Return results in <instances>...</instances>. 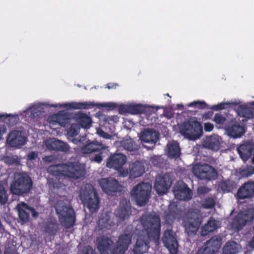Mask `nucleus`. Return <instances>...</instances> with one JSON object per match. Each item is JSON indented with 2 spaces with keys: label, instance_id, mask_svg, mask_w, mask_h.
<instances>
[{
  "label": "nucleus",
  "instance_id": "f257e3e1",
  "mask_svg": "<svg viewBox=\"0 0 254 254\" xmlns=\"http://www.w3.org/2000/svg\"><path fill=\"white\" fill-rule=\"evenodd\" d=\"M62 167L59 170L57 167L51 166L48 172L53 176L48 180V184L52 190L64 189L67 185V179L72 181L83 178L86 174V170L80 163L68 162L59 164Z\"/></svg>",
  "mask_w": 254,
  "mask_h": 254
},
{
  "label": "nucleus",
  "instance_id": "f03ea898",
  "mask_svg": "<svg viewBox=\"0 0 254 254\" xmlns=\"http://www.w3.org/2000/svg\"><path fill=\"white\" fill-rule=\"evenodd\" d=\"M143 229L137 237L133 249L134 254H143L149 248V240H155L160 236L161 224L159 217L155 214L143 215L141 218Z\"/></svg>",
  "mask_w": 254,
  "mask_h": 254
},
{
  "label": "nucleus",
  "instance_id": "7ed1b4c3",
  "mask_svg": "<svg viewBox=\"0 0 254 254\" xmlns=\"http://www.w3.org/2000/svg\"><path fill=\"white\" fill-rule=\"evenodd\" d=\"M79 197L90 212L94 213L99 209V197L96 190L91 185L86 184L80 188Z\"/></svg>",
  "mask_w": 254,
  "mask_h": 254
},
{
  "label": "nucleus",
  "instance_id": "20e7f679",
  "mask_svg": "<svg viewBox=\"0 0 254 254\" xmlns=\"http://www.w3.org/2000/svg\"><path fill=\"white\" fill-rule=\"evenodd\" d=\"M55 208L60 223L63 227L69 229L74 225L76 218L73 208L67 206L65 202L62 200H57Z\"/></svg>",
  "mask_w": 254,
  "mask_h": 254
},
{
  "label": "nucleus",
  "instance_id": "39448f33",
  "mask_svg": "<svg viewBox=\"0 0 254 254\" xmlns=\"http://www.w3.org/2000/svg\"><path fill=\"white\" fill-rule=\"evenodd\" d=\"M33 183L31 178L25 174H18L16 176L10 187L12 194L22 195L29 192L32 188Z\"/></svg>",
  "mask_w": 254,
  "mask_h": 254
},
{
  "label": "nucleus",
  "instance_id": "423d86ee",
  "mask_svg": "<svg viewBox=\"0 0 254 254\" xmlns=\"http://www.w3.org/2000/svg\"><path fill=\"white\" fill-rule=\"evenodd\" d=\"M181 134L190 140L200 137L202 133V127L197 121L184 122L179 127Z\"/></svg>",
  "mask_w": 254,
  "mask_h": 254
},
{
  "label": "nucleus",
  "instance_id": "0eeeda50",
  "mask_svg": "<svg viewBox=\"0 0 254 254\" xmlns=\"http://www.w3.org/2000/svg\"><path fill=\"white\" fill-rule=\"evenodd\" d=\"M151 186L148 183L142 182L135 186L130 192L131 197L136 204L142 206L148 202L150 195Z\"/></svg>",
  "mask_w": 254,
  "mask_h": 254
},
{
  "label": "nucleus",
  "instance_id": "6e6552de",
  "mask_svg": "<svg viewBox=\"0 0 254 254\" xmlns=\"http://www.w3.org/2000/svg\"><path fill=\"white\" fill-rule=\"evenodd\" d=\"M254 219V209L250 208L239 212L233 218L231 226L236 231L241 230L248 222Z\"/></svg>",
  "mask_w": 254,
  "mask_h": 254
},
{
  "label": "nucleus",
  "instance_id": "1a4fd4ad",
  "mask_svg": "<svg viewBox=\"0 0 254 254\" xmlns=\"http://www.w3.org/2000/svg\"><path fill=\"white\" fill-rule=\"evenodd\" d=\"M192 172L194 176L201 180H215L217 176V172L215 168L206 164L194 166L192 168Z\"/></svg>",
  "mask_w": 254,
  "mask_h": 254
},
{
  "label": "nucleus",
  "instance_id": "9d476101",
  "mask_svg": "<svg viewBox=\"0 0 254 254\" xmlns=\"http://www.w3.org/2000/svg\"><path fill=\"white\" fill-rule=\"evenodd\" d=\"M201 223L199 215L194 212H191L188 215V218L183 221L184 227L189 236L196 234Z\"/></svg>",
  "mask_w": 254,
  "mask_h": 254
},
{
  "label": "nucleus",
  "instance_id": "9b49d317",
  "mask_svg": "<svg viewBox=\"0 0 254 254\" xmlns=\"http://www.w3.org/2000/svg\"><path fill=\"white\" fill-rule=\"evenodd\" d=\"M131 212V204L129 200L127 198H122L114 213L118 222L122 223L129 219Z\"/></svg>",
  "mask_w": 254,
  "mask_h": 254
},
{
  "label": "nucleus",
  "instance_id": "f8f14e48",
  "mask_svg": "<svg viewBox=\"0 0 254 254\" xmlns=\"http://www.w3.org/2000/svg\"><path fill=\"white\" fill-rule=\"evenodd\" d=\"M99 183L102 190L109 195H115L117 192L122 190V186L115 178H102L99 180Z\"/></svg>",
  "mask_w": 254,
  "mask_h": 254
},
{
  "label": "nucleus",
  "instance_id": "ddd939ff",
  "mask_svg": "<svg viewBox=\"0 0 254 254\" xmlns=\"http://www.w3.org/2000/svg\"><path fill=\"white\" fill-rule=\"evenodd\" d=\"M100 106L102 107H108L111 109H114L117 105L114 103H106L101 104L95 103L94 102L86 101L84 102H71L64 103L61 105L67 109H90L94 107Z\"/></svg>",
  "mask_w": 254,
  "mask_h": 254
},
{
  "label": "nucleus",
  "instance_id": "4468645a",
  "mask_svg": "<svg viewBox=\"0 0 254 254\" xmlns=\"http://www.w3.org/2000/svg\"><path fill=\"white\" fill-rule=\"evenodd\" d=\"M164 246L169 250L171 254H177L178 252V243L177 236L172 230H166L162 238Z\"/></svg>",
  "mask_w": 254,
  "mask_h": 254
},
{
  "label": "nucleus",
  "instance_id": "2eb2a0df",
  "mask_svg": "<svg viewBox=\"0 0 254 254\" xmlns=\"http://www.w3.org/2000/svg\"><path fill=\"white\" fill-rule=\"evenodd\" d=\"M175 197L181 200H189L191 199L192 191L183 181L179 182L174 188Z\"/></svg>",
  "mask_w": 254,
  "mask_h": 254
},
{
  "label": "nucleus",
  "instance_id": "dca6fc26",
  "mask_svg": "<svg viewBox=\"0 0 254 254\" xmlns=\"http://www.w3.org/2000/svg\"><path fill=\"white\" fill-rule=\"evenodd\" d=\"M226 130L230 136L234 138L241 137L245 132L244 127L234 118H231Z\"/></svg>",
  "mask_w": 254,
  "mask_h": 254
},
{
  "label": "nucleus",
  "instance_id": "f3484780",
  "mask_svg": "<svg viewBox=\"0 0 254 254\" xmlns=\"http://www.w3.org/2000/svg\"><path fill=\"white\" fill-rule=\"evenodd\" d=\"M127 158L126 155L122 153H115L111 155L108 159L106 166L116 170L121 169L126 163Z\"/></svg>",
  "mask_w": 254,
  "mask_h": 254
},
{
  "label": "nucleus",
  "instance_id": "a211bd4d",
  "mask_svg": "<svg viewBox=\"0 0 254 254\" xmlns=\"http://www.w3.org/2000/svg\"><path fill=\"white\" fill-rule=\"evenodd\" d=\"M254 151V143L250 141H244L237 148V151L241 158L246 161L250 158Z\"/></svg>",
  "mask_w": 254,
  "mask_h": 254
},
{
  "label": "nucleus",
  "instance_id": "6ab92c4d",
  "mask_svg": "<svg viewBox=\"0 0 254 254\" xmlns=\"http://www.w3.org/2000/svg\"><path fill=\"white\" fill-rule=\"evenodd\" d=\"M6 141L12 147H20L25 144L26 137L22 135L21 131L15 130L8 134Z\"/></svg>",
  "mask_w": 254,
  "mask_h": 254
},
{
  "label": "nucleus",
  "instance_id": "aec40b11",
  "mask_svg": "<svg viewBox=\"0 0 254 254\" xmlns=\"http://www.w3.org/2000/svg\"><path fill=\"white\" fill-rule=\"evenodd\" d=\"M171 185L170 179L166 176H158L156 177L154 188L159 194H164L167 192Z\"/></svg>",
  "mask_w": 254,
  "mask_h": 254
},
{
  "label": "nucleus",
  "instance_id": "412c9836",
  "mask_svg": "<svg viewBox=\"0 0 254 254\" xmlns=\"http://www.w3.org/2000/svg\"><path fill=\"white\" fill-rule=\"evenodd\" d=\"M237 196L241 199L254 197V182L244 183L238 190Z\"/></svg>",
  "mask_w": 254,
  "mask_h": 254
},
{
  "label": "nucleus",
  "instance_id": "4be33fe9",
  "mask_svg": "<svg viewBox=\"0 0 254 254\" xmlns=\"http://www.w3.org/2000/svg\"><path fill=\"white\" fill-rule=\"evenodd\" d=\"M97 248L101 254H109L113 245V241L106 236H102L96 240Z\"/></svg>",
  "mask_w": 254,
  "mask_h": 254
},
{
  "label": "nucleus",
  "instance_id": "5701e85b",
  "mask_svg": "<svg viewBox=\"0 0 254 254\" xmlns=\"http://www.w3.org/2000/svg\"><path fill=\"white\" fill-rule=\"evenodd\" d=\"M106 146L97 141H93L88 142L86 145L81 147V152L83 154H90L92 152H101L105 150Z\"/></svg>",
  "mask_w": 254,
  "mask_h": 254
},
{
  "label": "nucleus",
  "instance_id": "b1692460",
  "mask_svg": "<svg viewBox=\"0 0 254 254\" xmlns=\"http://www.w3.org/2000/svg\"><path fill=\"white\" fill-rule=\"evenodd\" d=\"M140 139L143 142L154 145L159 139V134L155 130L146 129L142 132Z\"/></svg>",
  "mask_w": 254,
  "mask_h": 254
},
{
  "label": "nucleus",
  "instance_id": "393cba45",
  "mask_svg": "<svg viewBox=\"0 0 254 254\" xmlns=\"http://www.w3.org/2000/svg\"><path fill=\"white\" fill-rule=\"evenodd\" d=\"M74 118L79 125L84 128H89L91 126L92 120L91 118L86 114L79 112L74 114Z\"/></svg>",
  "mask_w": 254,
  "mask_h": 254
},
{
  "label": "nucleus",
  "instance_id": "a878e982",
  "mask_svg": "<svg viewBox=\"0 0 254 254\" xmlns=\"http://www.w3.org/2000/svg\"><path fill=\"white\" fill-rule=\"evenodd\" d=\"M145 172L143 164L136 161L130 165L129 175L131 178H136L141 176Z\"/></svg>",
  "mask_w": 254,
  "mask_h": 254
},
{
  "label": "nucleus",
  "instance_id": "bb28decb",
  "mask_svg": "<svg viewBox=\"0 0 254 254\" xmlns=\"http://www.w3.org/2000/svg\"><path fill=\"white\" fill-rule=\"evenodd\" d=\"M47 147L52 150L67 151L69 150V145L59 140H49L46 143Z\"/></svg>",
  "mask_w": 254,
  "mask_h": 254
},
{
  "label": "nucleus",
  "instance_id": "cd10ccee",
  "mask_svg": "<svg viewBox=\"0 0 254 254\" xmlns=\"http://www.w3.org/2000/svg\"><path fill=\"white\" fill-rule=\"evenodd\" d=\"M221 138L218 135H212L207 137L204 142L203 145L209 149L217 151L220 146Z\"/></svg>",
  "mask_w": 254,
  "mask_h": 254
},
{
  "label": "nucleus",
  "instance_id": "c85d7f7f",
  "mask_svg": "<svg viewBox=\"0 0 254 254\" xmlns=\"http://www.w3.org/2000/svg\"><path fill=\"white\" fill-rule=\"evenodd\" d=\"M168 156L171 158H178L181 155V148L179 143L176 141H173L167 144Z\"/></svg>",
  "mask_w": 254,
  "mask_h": 254
},
{
  "label": "nucleus",
  "instance_id": "c756f323",
  "mask_svg": "<svg viewBox=\"0 0 254 254\" xmlns=\"http://www.w3.org/2000/svg\"><path fill=\"white\" fill-rule=\"evenodd\" d=\"M231 119V118L228 115L219 113L215 114L213 121L219 126V127H224L226 129Z\"/></svg>",
  "mask_w": 254,
  "mask_h": 254
},
{
  "label": "nucleus",
  "instance_id": "7c9ffc66",
  "mask_svg": "<svg viewBox=\"0 0 254 254\" xmlns=\"http://www.w3.org/2000/svg\"><path fill=\"white\" fill-rule=\"evenodd\" d=\"M59 230V224L56 221H49L46 222L45 232L50 236H55Z\"/></svg>",
  "mask_w": 254,
  "mask_h": 254
},
{
  "label": "nucleus",
  "instance_id": "2f4dec72",
  "mask_svg": "<svg viewBox=\"0 0 254 254\" xmlns=\"http://www.w3.org/2000/svg\"><path fill=\"white\" fill-rule=\"evenodd\" d=\"M217 228V222L212 219V217L202 228V235H207L210 232H212Z\"/></svg>",
  "mask_w": 254,
  "mask_h": 254
},
{
  "label": "nucleus",
  "instance_id": "473e14b6",
  "mask_svg": "<svg viewBox=\"0 0 254 254\" xmlns=\"http://www.w3.org/2000/svg\"><path fill=\"white\" fill-rule=\"evenodd\" d=\"M239 251V245L234 242H228L223 249V254H236Z\"/></svg>",
  "mask_w": 254,
  "mask_h": 254
},
{
  "label": "nucleus",
  "instance_id": "72a5a7b5",
  "mask_svg": "<svg viewBox=\"0 0 254 254\" xmlns=\"http://www.w3.org/2000/svg\"><path fill=\"white\" fill-rule=\"evenodd\" d=\"M122 146L126 150L129 151H135L138 149V145L135 141L131 138H126L121 142Z\"/></svg>",
  "mask_w": 254,
  "mask_h": 254
},
{
  "label": "nucleus",
  "instance_id": "f704fd0d",
  "mask_svg": "<svg viewBox=\"0 0 254 254\" xmlns=\"http://www.w3.org/2000/svg\"><path fill=\"white\" fill-rule=\"evenodd\" d=\"M25 205L27 204L23 203L21 207H18L19 219L24 223L27 222L30 218L29 211L25 207Z\"/></svg>",
  "mask_w": 254,
  "mask_h": 254
},
{
  "label": "nucleus",
  "instance_id": "c9c22d12",
  "mask_svg": "<svg viewBox=\"0 0 254 254\" xmlns=\"http://www.w3.org/2000/svg\"><path fill=\"white\" fill-rule=\"evenodd\" d=\"M221 239L217 236H213L210 240L206 241V245H209L210 247L217 252L220 247Z\"/></svg>",
  "mask_w": 254,
  "mask_h": 254
},
{
  "label": "nucleus",
  "instance_id": "e433bc0d",
  "mask_svg": "<svg viewBox=\"0 0 254 254\" xmlns=\"http://www.w3.org/2000/svg\"><path fill=\"white\" fill-rule=\"evenodd\" d=\"M55 118V122L63 127H65L69 122L68 115L66 113H59L56 115Z\"/></svg>",
  "mask_w": 254,
  "mask_h": 254
},
{
  "label": "nucleus",
  "instance_id": "4c0bfd02",
  "mask_svg": "<svg viewBox=\"0 0 254 254\" xmlns=\"http://www.w3.org/2000/svg\"><path fill=\"white\" fill-rule=\"evenodd\" d=\"M131 243V236L130 234H123L119 237L117 244L127 249L128 245Z\"/></svg>",
  "mask_w": 254,
  "mask_h": 254
},
{
  "label": "nucleus",
  "instance_id": "58836bf2",
  "mask_svg": "<svg viewBox=\"0 0 254 254\" xmlns=\"http://www.w3.org/2000/svg\"><path fill=\"white\" fill-rule=\"evenodd\" d=\"M126 110L131 114H140L144 112V108L140 104L130 105L127 107Z\"/></svg>",
  "mask_w": 254,
  "mask_h": 254
},
{
  "label": "nucleus",
  "instance_id": "ea45409f",
  "mask_svg": "<svg viewBox=\"0 0 254 254\" xmlns=\"http://www.w3.org/2000/svg\"><path fill=\"white\" fill-rule=\"evenodd\" d=\"M239 114L243 117L252 119L254 117L252 110L245 106H241L238 109Z\"/></svg>",
  "mask_w": 254,
  "mask_h": 254
},
{
  "label": "nucleus",
  "instance_id": "a19ab883",
  "mask_svg": "<svg viewBox=\"0 0 254 254\" xmlns=\"http://www.w3.org/2000/svg\"><path fill=\"white\" fill-rule=\"evenodd\" d=\"M220 187L223 190L230 192L235 188V184L234 181L228 179L221 183Z\"/></svg>",
  "mask_w": 254,
  "mask_h": 254
},
{
  "label": "nucleus",
  "instance_id": "79ce46f5",
  "mask_svg": "<svg viewBox=\"0 0 254 254\" xmlns=\"http://www.w3.org/2000/svg\"><path fill=\"white\" fill-rule=\"evenodd\" d=\"M80 127L77 124H72L67 131V135L68 137H73L76 136L78 132Z\"/></svg>",
  "mask_w": 254,
  "mask_h": 254
},
{
  "label": "nucleus",
  "instance_id": "37998d69",
  "mask_svg": "<svg viewBox=\"0 0 254 254\" xmlns=\"http://www.w3.org/2000/svg\"><path fill=\"white\" fill-rule=\"evenodd\" d=\"M8 201V195L3 186L0 184V204H5Z\"/></svg>",
  "mask_w": 254,
  "mask_h": 254
},
{
  "label": "nucleus",
  "instance_id": "c03bdc74",
  "mask_svg": "<svg viewBox=\"0 0 254 254\" xmlns=\"http://www.w3.org/2000/svg\"><path fill=\"white\" fill-rule=\"evenodd\" d=\"M216 252L209 245H206V242L200 248L197 254H214Z\"/></svg>",
  "mask_w": 254,
  "mask_h": 254
},
{
  "label": "nucleus",
  "instance_id": "a18cd8bd",
  "mask_svg": "<svg viewBox=\"0 0 254 254\" xmlns=\"http://www.w3.org/2000/svg\"><path fill=\"white\" fill-rule=\"evenodd\" d=\"M127 250L123 247H121L117 244V246L114 249L111 248V251L109 252V254H124Z\"/></svg>",
  "mask_w": 254,
  "mask_h": 254
},
{
  "label": "nucleus",
  "instance_id": "49530a36",
  "mask_svg": "<svg viewBox=\"0 0 254 254\" xmlns=\"http://www.w3.org/2000/svg\"><path fill=\"white\" fill-rule=\"evenodd\" d=\"M215 204L214 200L211 197H208L205 199L202 203V205L204 208L209 209L213 208L215 206Z\"/></svg>",
  "mask_w": 254,
  "mask_h": 254
},
{
  "label": "nucleus",
  "instance_id": "de8ad7c7",
  "mask_svg": "<svg viewBox=\"0 0 254 254\" xmlns=\"http://www.w3.org/2000/svg\"><path fill=\"white\" fill-rule=\"evenodd\" d=\"M188 107H198L199 109H205L207 107V104L203 101H193L188 105Z\"/></svg>",
  "mask_w": 254,
  "mask_h": 254
},
{
  "label": "nucleus",
  "instance_id": "09e8293b",
  "mask_svg": "<svg viewBox=\"0 0 254 254\" xmlns=\"http://www.w3.org/2000/svg\"><path fill=\"white\" fill-rule=\"evenodd\" d=\"M177 215V212L175 210H172L170 208H169V212L166 214V218L171 221L174 220Z\"/></svg>",
  "mask_w": 254,
  "mask_h": 254
},
{
  "label": "nucleus",
  "instance_id": "8fccbe9b",
  "mask_svg": "<svg viewBox=\"0 0 254 254\" xmlns=\"http://www.w3.org/2000/svg\"><path fill=\"white\" fill-rule=\"evenodd\" d=\"M254 174V167H249L247 169H243L241 171V174L243 176H246V177H249L252 176L253 174Z\"/></svg>",
  "mask_w": 254,
  "mask_h": 254
},
{
  "label": "nucleus",
  "instance_id": "3c124183",
  "mask_svg": "<svg viewBox=\"0 0 254 254\" xmlns=\"http://www.w3.org/2000/svg\"><path fill=\"white\" fill-rule=\"evenodd\" d=\"M209 190L206 187L200 186L197 189V192L199 196L204 195L208 192Z\"/></svg>",
  "mask_w": 254,
  "mask_h": 254
},
{
  "label": "nucleus",
  "instance_id": "603ef678",
  "mask_svg": "<svg viewBox=\"0 0 254 254\" xmlns=\"http://www.w3.org/2000/svg\"><path fill=\"white\" fill-rule=\"evenodd\" d=\"M81 254H96L91 247L88 246L83 248Z\"/></svg>",
  "mask_w": 254,
  "mask_h": 254
},
{
  "label": "nucleus",
  "instance_id": "864d4df0",
  "mask_svg": "<svg viewBox=\"0 0 254 254\" xmlns=\"http://www.w3.org/2000/svg\"><path fill=\"white\" fill-rule=\"evenodd\" d=\"M228 105V103H221L217 105H214L211 107V109L214 111L221 110L226 108V105Z\"/></svg>",
  "mask_w": 254,
  "mask_h": 254
},
{
  "label": "nucleus",
  "instance_id": "5fc2aeb1",
  "mask_svg": "<svg viewBox=\"0 0 254 254\" xmlns=\"http://www.w3.org/2000/svg\"><path fill=\"white\" fill-rule=\"evenodd\" d=\"M38 156V153L37 151H31L27 154V160L29 161L35 160Z\"/></svg>",
  "mask_w": 254,
  "mask_h": 254
},
{
  "label": "nucleus",
  "instance_id": "6e6d98bb",
  "mask_svg": "<svg viewBox=\"0 0 254 254\" xmlns=\"http://www.w3.org/2000/svg\"><path fill=\"white\" fill-rule=\"evenodd\" d=\"M25 207L28 209V211H29V213H31L33 217H37L38 216V213L34 208L29 207L27 205H25Z\"/></svg>",
  "mask_w": 254,
  "mask_h": 254
},
{
  "label": "nucleus",
  "instance_id": "4d7b16f0",
  "mask_svg": "<svg viewBox=\"0 0 254 254\" xmlns=\"http://www.w3.org/2000/svg\"><path fill=\"white\" fill-rule=\"evenodd\" d=\"M214 128L213 125L210 123H206L204 125V129L205 131L209 132Z\"/></svg>",
  "mask_w": 254,
  "mask_h": 254
},
{
  "label": "nucleus",
  "instance_id": "13d9d810",
  "mask_svg": "<svg viewBox=\"0 0 254 254\" xmlns=\"http://www.w3.org/2000/svg\"><path fill=\"white\" fill-rule=\"evenodd\" d=\"M4 254H18L17 251L10 247L6 248L4 252Z\"/></svg>",
  "mask_w": 254,
  "mask_h": 254
},
{
  "label": "nucleus",
  "instance_id": "bf43d9fd",
  "mask_svg": "<svg viewBox=\"0 0 254 254\" xmlns=\"http://www.w3.org/2000/svg\"><path fill=\"white\" fill-rule=\"evenodd\" d=\"M37 110V108L35 107H31L29 109V111H30L31 113V118H34L38 116V113L36 111Z\"/></svg>",
  "mask_w": 254,
  "mask_h": 254
},
{
  "label": "nucleus",
  "instance_id": "052dcab7",
  "mask_svg": "<svg viewBox=\"0 0 254 254\" xmlns=\"http://www.w3.org/2000/svg\"><path fill=\"white\" fill-rule=\"evenodd\" d=\"M99 134L101 136L106 139H110L111 138V135L102 130L99 131Z\"/></svg>",
  "mask_w": 254,
  "mask_h": 254
},
{
  "label": "nucleus",
  "instance_id": "680f3d73",
  "mask_svg": "<svg viewBox=\"0 0 254 254\" xmlns=\"http://www.w3.org/2000/svg\"><path fill=\"white\" fill-rule=\"evenodd\" d=\"M6 128L4 125H0V140L2 138L3 134L6 132Z\"/></svg>",
  "mask_w": 254,
  "mask_h": 254
},
{
  "label": "nucleus",
  "instance_id": "e2e57ef3",
  "mask_svg": "<svg viewBox=\"0 0 254 254\" xmlns=\"http://www.w3.org/2000/svg\"><path fill=\"white\" fill-rule=\"evenodd\" d=\"M102 157L100 154H96L94 158L95 161L98 163H100L102 161Z\"/></svg>",
  "mask_w": 254,
  "mask_h": 254
},
{
  "label": "nucleus",
  "instance_id": "0e129e2a",
  "mask_svg": "<svg viewBox=\"0 0 254 254\" xmlns=\"http://www.w3.org/2000/svg\"><path fill=\"white\" fill-rule=\"evenodd\" d=\"M43 159L45 162H51L53 160V157L52 156H46Z\"/></svg>",
  "mask_w": 254,
  "mask_h": 254
},
{
  "label": "nucleus",
  "instance_id": "69168bd1",
  "mask_svg": "<svg viewBox=\"0 0 254 254\" xmlns=\"http://www.w3.org/2000/svg\"><path fill=\"white\" fill-rule=\"evenodd\" d=\"M16 161V160L13 158L7 157L6 158V162L9 164H14Z\"/></svg>",
  "mask_w": 254,
  "mask_h": 254
},
{
  "label": "nucleus",
  "instance_id": "338daca9",
  "mask_svg": "<svg viewBox=\"0 0 254 254\" xmlns=\"http://www.w3.org/2000/svg\"><path fill=\"white\" fill-rule=\"evenodd\" d=\"M120 173L121 175L123 177L127 176L128 173L127 170L121 171Z\"/></svg>",
  "mask_w": 254,
  "mask_h": 254
},
{
  "label": "nucleus",
  "instance_id": "774afa93",
  "mask_svg": "<svg viewBox=\"0 0 254 254\" xmlns=\"http://www.w3.org/2000/svg\"><path fill=\"white\" fill-rule=\"evenodd\" d=\"M249 246L253 248H254V238L251 240L249 243Z\"/></svg>",
  "mask_w": 254,
  "mask_h": 254
}]
</instances>
